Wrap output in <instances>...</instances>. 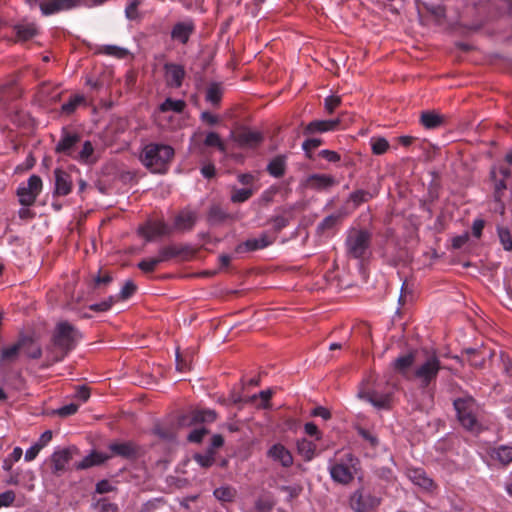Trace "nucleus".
<instances>
[{
  "label": "nucleus",
  "mask_w": 512,
  "mask_h": 512,
  "mask_svg": "<svg viewBox=\"0 0 512 512\" xmlns=\"http://www.w3.org/2000/svg\"><path fill=\"white\" fill-rule=\"evenodd\" d=\"M457 418L461 425L467 430H474L478 426L476 418L477 405L471 396L457 398L453 401Z\"/></svg>",
  "instance_id": "39448f33"
},
{
  "label": "nucleus",
  "mask_w": 512,
  "mask_h": 512,
  "mask_svg": "<svg viewBox=\"0 0 512 512\" xmlns=\"http://www.w3.org/2000/svg\"><path fill=\"white\" fill-rule=\"evenodd\" d=\"M276 240V237L269 238L267 233H262L258 239H248L245 242L237 245L235 251L237 253H243L248 251H255L258 249L265 248L272 243H274Z\"/></svg>",
  "instance_id": "6ab92c4d"
},
{
  "label": "nucleus",
  "mask_w": 512,
  "mask_h": 512,
  "mask_svg": "<svg viewBox=\"0 0 512 512\" xmlns=\"http://www.w3.org/2000/svg\"><path fill=\"white\" fill-rule=\"evenodd\" d=\"M99 52L103 53L105 55L114 56L117 58H124L128 55V51L126 49L115 46V45L103 46Z\"/></svg>",
  "instance_id": "864d4df0"
},
{
  "label": "nucleus",
  "mask_w": 512,
  "mask_h": 512,
  "mask_svg": "<svg viewBox=\"0 0 512 512\" xmlns=\"http://www.w3.org/2000/svg\"><path fill=\"white\" fill-rule=\"evenodd\" d=\"M154 434L166 441H175L176 434L173 428L157 425L153 430Z\"/></svg>",
  "instance_id": "de8ad7c7"
},
{
  "label": "nucleus",
  "mask_w": 512,
  "mask_h": 512,
  "mask_svg": "<svg viewBox=\"0 0 512 512\" xmlns=\"http://www.w3.org/2000/svg\"><path fill=\"white\" fill-rule=\"evenodd\" d=\"M83 100L84 99L82 96L75 95V96L71 97L68 102H66L62 105V107H61L62 113L67 114V115L72 114Z\"/></svg>",
  "instance_id": "6e6d98bb"
},
{
  "label": "nucleus",
  "mask_w": 512,
  "mask_h": 512,
  "mask_svg": "<svg viewBox=\"0 0 512 512\" xmlns=\"http://www.w3.org/2000/svg\"><path fill=\"white\" fill-rule=\"evenodd\" d=\"M137 290V285L132 280H127L119 293V300L130 298Z\"/></svg>",
  "instance_id": "052dcab7"
},
{
  "label": "nucleus",
  "mask_w": 512,
  "mask_h": 512,
  "mask_svg": "<svg viewBox=\"0 0 512 512\" xmlns=\"http://www.w3.org/2000/svg\"><path fill=\"white\" fill-rule=\"evenodd\" d=\"M340 124V119H332V120H314L311 121L304 128V135H312L315 133H323L327 131H332L337 128Z\"/></svg>",
  "instance_id": "b1692460"
},
{
  "label": "nucleus",
  "mask_w": 512,
  "mask_h": 512,
  "mask_svg": "<svg viewBox=\"0 0 512 512\" xmlns=\"http://www.w3.org/2000/svg\"><path fill=\"white\" fill-rule=\"evenodd\" d=\"M22 454V449L20 447H15L10 456L3 461V469L10 471L12 469L13 463L19 461L22 457Z\"/></svg>",
  "instance_id": "13d9d810"
},
{
  "label": "nucleus",
  "mask_w": 512,
  "mask_h": 512,
  "mask_svg": "<svg viewBox=\"0 0 512 512\" xmlns=\"http://www.w3.org/2000/svg\"><path fill=\"white\" fill-rule=\"evenodd\" d=\"M138 232L146 241H152L156 236L169 234V229L164 222H155L140 227Z\"/></svg>",
  "instance_id": "bb28decb"
},
{
  "label": "nucleus",
  "mask_w": 512,
  "mask_h": 512,
  "mask_svg": "<svg viewBox=\"0 0 512 512\" xmlns=\"http://www.w3.org/2000/svg\"><path fill=\"white\" fill-rule=\"evenodd\" d=\"M209 433V430L204 426L192 429L187 435V441L190 443H201L204 437Z\"/></svg>",
  "instance_id": "3c124183"
},
{
  "label": "nucleus",
  "mask_w": 512,
  "mask_h": 512,
  "mask_svg": "<svg viewBox=\"0 0 512 512\" xmlns=\"http://www.w3.org/2000/svg\"><path fill=\"white\" fill-rule=\"evenodd\" d=\"M415 360H416V350H412L409 353H407L405 355H401L398 358H396L392 363V367L395 372L402 375L403 377L408 378L409 371H410L411 367L413 366Z\"/></svg>",
  "instance_id": "5701e85b"
},
{
  "label": "nucleus",
  "mask_w": 512,
  "mask_h": 512,
  "mask_svg": "<svg viewBox=\"0 0 512 512\" xmlns=\"http://www.w3.org/2000/svg\"><path fill=\"white\" fill-rule=\"evenodd\" d=\"M115 302L116 299L113 296H110L108 299L100 303L90 305L89 309L95 312H105L108 311Z\"/></svg>",
  "instance_id": "0e129e2a"
},
{
  "label": "nucleus",
  "mask_w": 512,
  "mask_h": 512,
  "mask_svg": "<svg viewBox=\"0 0 512 512\" xmlns=\"http://www.w3.org/2000/svg\"><path fill=\"white\" fill-rule=\"evenodd\" d=\"M196 222L194 212L182 211L175 217V227L179 230H190Z\"/></svg>",
  "instance_id": "c9c22d12"
},
{
  "label": "nucleus",
  "mask_w": 512,
  "mask_h": 512,
  "mask_svg": "<svg viewBox=\"0 0 512 512\" xmlns=\"http://www.w3.org/2000/svg\"><path fill=\"white\" fill-rule=\"evenodd\" d=\"M321 144H322V139L309 138L303 142L302 148L305 151L307 157L309 159H311L312 158L311 151L318 148Z\"/></svg>",
  "instance_id": "e2e57ef3"
},
{
  "label": "nucleus",
  "mask_w": 512,
  "mask_h": 512,
  "mask_svg": "<svg viewBox=\"0 0 512 512\" xmlns=\"http://www.w3.org/2000/svg\"><path fill=\"white\" fill-rule=\"evenodd\" d=\"M112 281V276L108 272H102L100 269L98 274L93 276L92 282H93V288L96 289L100 287L101 285L107 286Z\"/></svg>",
  "instance_id": "bf43d9fd"
},
{
  "label": "nucleus",
  "mask_w": 512,
  "mask_h": 512,
  "mask_svg": "<svg viewBox=\"0 0 512 512\" xmlns=\"http://www.w3.org/2000/svg\"><path fill=\"white\" fill-rule=\"evenodd\" d=\"M389 147V142L383 137H379L372 141V152L375 155H382L386 153Z\"/></svg>",
  "instance_id": "4d7b16f0"
},
{
  "label": "nucleus",
  "mask_w": 512,
  "mask_h": 512,
  "mask_svg": "<svg viewBox=\"0 0 512 512\" xmlns=\"http://www.w3.org/2000/svg\"><path fill=\"white\" fill-rule=\"evenodd\" d=\"M279 214L272 216L269 223L273 225V231L279 233L282 229L286 228L292 219V209L279 208Z\"/></svg>",
  "instance_id": "cd10ccee"
},
{
  "label": "nucleus",
  "mask_w": 512,
  "mask_h": 512,
  "mask_svg": "<svg viewBox=\"0 0 512 512\" xmlns=\"http://www.w3.org/2000/svg\"><path fill=\"white\" fill-rule=\"evenodd\" d=\"M82 337L79 330L68 321H60L56 324L51 336V344L48 350L54 354L55 361L62 360Z\"/></svg>",
  "instance_id": "f257e3e1"
},
{
  "label": "nucleus",
  "mask_w": 512,
  "mask_h": 512,
  "mask_svg": "<svg viewBox=\"0 0 512 512\" xmlns=\"http://www.w3.org/2000/svg\"><path fill=\"white\" fill-rule=\"evenodd\" d=\"M55 190L54 194L57 196H66L72 190V180L69 173L62 169H55Z\"/></svg>",
  "instance_id": "412c9836"
},
{
  "label": "nucleus",
  "mask_w": 512,
  "mask_h": 512,
  "mask_svg": "<svg viewBox=\"0 0 512 512\" xmlns=\"http://www.w3.org/2000/svg\"><path fill=\"white\" fill-rule=\"evenodd\" d=\"M93 155L94 146L91 141L87 140L83 143L82 149L77 154H75L73 159L85 164H93L96 162V158H94Z\"/></svg>",
  "instance_id": "e433bc0d"
},
{
  "label": "nucleus",
  "mask_w": 512,
  "mask_h": 512,
  "mask_svg": "<svg viewBox=\"0 0 512 512\" xmlns=\"http://www.w3.org/2000/svg\"><path fill=\"white\" fill-rule=\"evenodd\" d=\"M316 445L307 439L297 442V451L305 461H310L315 455Z\"/></svg>",
  "instance_id": "ea45409f"
},
{
  "label": "nucleus",
  "mask_w": 512,
  "mask_h": 512,
  "mask_svg": "<svg viewBox=\"0 0 512 512\" xmlns=\"http://www.w3.org/2000/svg\"><path fill=\"white\" fill-rule=\"evenodd\" d=\"M81 141V136L77 132H72L64 127L61 131V138L56 144L54 151L56 154L65 155L74 158L76 147Z\"/></svg>",
  "instance_id": "9d476101"
},
{
  "label": "nucleus",
  "mask_w": 512,
  "mask_h": 512,
  "mask_svg": "<svg viewBox=\"0 0 512 512\" xmlns=\"http://www.w3.org/2000/svg\"><path fill=\"white\" fill-rule=\"evenodd\" d=\"M167 83L173 87L179 88L185 77V70L181 65L166 64Z\"/></svg>",
  "instance_id": "c756f323"
},
{
  "label": "nucleus",
  "mask_w": 512,
  "mask_h": 512,
  "mask_svg": "<svg viewBox=\"0 0 512 512\" xmlns=\"http://www.w3.org/2000/svg\"><path fill=\"white\" fill-rule=\"evenodd\" d=\"M494 454V457L504 465L512 462V447L501 446L495 450Z\"/></svg>",
  "instance_id": "09e8293b"
},
{
  "label": "nucleus",
  "mask_w": 512,
  "mask_h": 512,
  "mask_svg": "<svg viewBox=\"0 0 512 512\" xmlns=\"http://www.w3.org/2000/svg\"><path fill=\"white\" fill-rule=\"evenodd\" d=\"M195 31V25L193 21H184L176 23L171 30V38L174 41H178L181 44H187L190 36Z\"/></svg>",
  "instance_id": "aec40b11"
},
{
  "label": "nucleus",
  "mask_w": 512,
  "mask_h": 512,
  "mask_svg": "<svg viewBox=\"0 0 512 512\" xmlns=\"http://www.w3.org/2000/svg\"><path fill=\"white\" fill-rule=\"evenodd\" d=\"M18 97H20V90L14 81L0 87V106L2 108Z\"/></svg>",
  "instance_id": "7c9ffc66"
},
{
  "label": "nucleus",
  "mask_w": 512,
  "mask_h": 512,
  "mask_svg": "<svg viewBox=\"0 0 512 512\" xmlns=\"http://www.w3.org/2000/svg\"><path fill=\"white\" fill-rule=\"evenodd\" d=\"M214 496L223 502H232L236 496V490L229 486L219 487L214 490Z\"/></svg>",
  "instance_id": "a18cd8bd"
},
{
  "label": "nucleus",
  "mask_w": 512,
  "mask_h": 512,
  "mask_svg": "<svg viewBox=\"0 0 512 512\" xmlns=\"http://www.w3.org/2000/svg\"><path fill=\"white\" fill-rule=\"evenodd\" d=\"M409 477L416 485L426 490H430L434 486L433 480L420 469L412 470L409 474Z\"/></svg>",
  "instance_id": "4c0bfd02"
},
{
  "label": "nucleus",
  "mask_w": 512,
  "mask_h": 512,
  "mask_svg": "<svg viewBox=\"0 0 512 512\" xmlns=\"http://www.w3.org/2000/svg\"><path fill=\"white\" fill-rule=\"evenodd\" d=\"M463 354L467 355V360L469 361L471 366L475 368L483 367L486 358L492 356V353L486 351L484 348H467L463 351Z\"/></svg>",
  "instance_id": "c85d7f7f"
},
{
  "label": "nucleus",
  "mask_w": 512,
  "mask_h": 512,
  "mask_svg": "<svg viewBox=\"0 0 512 512\" xmlns=\"http://www.w3.org/2000/svg\"><path fill=\"white\" fill-rule=\"evenodd\" d=\"M223 95V89L221 83H211L206 91V101L210 102L214 106H219Z\"/></svg>",
  "instance_id": "58836bf2"
},
{
  "label": "nucleus",
  "mask_w": 512,
  "mask_h": 512,
  "mask_svg": "<svg viewBox=\"0 0 512 512\" xmlns=\"http://www.w3.org/2000/svg\"><path fill=\"white\" fill-rule=\"evenodd\" d=\"M286 160V155H277L268 163L267 172L275 178L283 177L286 173Z\"/></svg>",
  "instance_id": "473e14b6"
},
{
  "label": "nucleus",
  "mask_w": 512,
  "mask_h": 512,
  "mask_svg": "<svg viewBox=\"0 0 512 512\" xmlns=\"http://www.w3.org/2000/svg\"><path fill=\"white\" fill-rule=\"evenodd\" d=\"M217 413L210 409H195L183 416L181 423L187 426H196L198 424L212 423L216 420Z\"/></svg>",
  "instance_id": "dca6fc26"
},
{
  "label": "nucleus",
  "mask_w": 512,
  "mask_h": 512,
  "mask_svg": "<svg viewBox=\"0 0 512 512\" xmlns=\"http://www.w3.org/2000/svg\"><path fill=\"white\" fill-rule=\"evenodd\" d=\"M19 340H25V345L21 347L25 355L30 359H39L42 356L41 346L29 335H20Z\"/></svg>",
  "instance_id": "2f4dec72"
},
{
  "label": "nucleus",
  "mask_w": 512,
  "mask_h": 512,
  "mask_svg": "<svg viewBox=\"0 0 512 512\" xmlns=\"http://www.w3.org/2000/svg\"><path fill=\"white\" fill-rule=\"evenodd\" d=\"M190 356L182 354L177 350L176 352V369L180 372L190 370Z\"/></svg>",
  "instance_id": "680f3d73"
},
{
  "label": "nucleus",
  "mask_w": 512,
  "mask_h": 512,
  "mask_svg": "<svg viewBox=\"0 0 512 512\" xmlns=\"http://www.w3.org/2000/svg\"><path fill=\"white\" fill-rule=\"evenodd\" d=\"M372 234L364 229H351L346 238L347 253L349 256L360 259L369 250Z\"/></svg>",
  "instance_id": "20e7f679"
},
{
  "label": "nucleus",
  "mask_w": 512,
  "mask_h": 512,
  "mask_svg": "<svg viewBox=\"0 0 512 512\" xmlns=\"http://www.w3.org/2000/svg\"><path fill=\"white\" fill-rule=\"evenodd\" d=\"M160 262L157 257L149 258V259H143L138 264L137 267L144 273H152L155 271L157 265H159Z\"/></svg>",
  "instance_id": "5fc2aeb1"
},
{
  "label": "nucleus",
  "mask_w": 512,
  "mask_h": 512,
  "mask_svg": "<svg viewBox=\"0 0 512 512\" xmlns=\"http://www.w3.org/2000/svg\"><path fill=\"white\" fill-rule=\"evenodd\" d=\"M185 107H186L185 101L167 98L160 105L159 109L161 112L174 111L176 113H182L184 111Z\"/></svg>",
  "instance_id": "c03bdc74"
},
{
  "label": "nucleus",
  "mask_w": 512,
  "mask_h": 512,
  "mask_svg": "<svg viewBox=\"0 0 512 512\" xmlns=\"http://www.w3.org/2000/svg\"><path fill=\"white\" fill-rule=\"evenodd\" d=\"M200 136V133H194L193 136L191 137L189 150L192 153L202 155L204 153V146L217 148L220 152H226V144L223 142L218 133L213 131L207 133L202 143H200L199 141Z\"/></svg>",
  "instance_id": "0eeeda50"
},
{
  "label": "nucleus",
  "mask_w": 512,
  "mask_h": 512,
  "mask_svg": "<svg viewBox=\"0 0 512 512\" xmlns=\"http://www.w3.org/2000/svg\"><path fill=\"white\" fill-rule=\"evenodd\" d=\"M95 507L100 512H118L117 504L109 502L106 498L100 499Z\"/></svg>",
  "instance_id": "338daca9"
},
{
  "label": "nucleus",
  "mask_w": 512,
  "mask_h": 512,
  "mask_svg": "<svg viewBox=\"0 0 512 512\" xmlns=\"http://www.w3.org/2000/svg\"><path fill=\"white\" fill-rule=\"evenodd\" d=\"M497 233L505 251H512V236L507 227L498 226Z\"/></svg>",
  "instance_id": "49530a36"
},
{
  "label": "nucleus",
  "mask_w": 512,
  "mask_h": 512,
  "mask_svg": "<svg viewBox=\"0 0 512 512\" xmlns=\"http://www.w3.org/2000/svg\"><path fill=\"white\" fill-rule=\"evenodd\" d=\"M75 451H77L75 447H69L55 451L52 454L51 461L54 474L59 475L60 472L64 471L65 465L72 459L73 452Z\"/></svg>",
  "instance_id": "4be33fe9"
},
{
  "label": "nucleus",
  "mask_w": 512,
  "mask_h": 512,
  "mask_svg": "<svg viewBox=\"0 0 512 512\" xmlns=\"http://www.w3.org/2000/svg\"><path fill=\"white\" fill-rule=\"evenodd\" d=\"M441 369V361L437 354L425 351V359L416 366L413 377L419 381L421 389H426L436 382Z\"/></svg>",
  "instance_id": "7ed1b4c3"
},
{
  "label": "nucleus",
  "mask_w": 512,
  "mask_h": 512,
  "mask_svg": "<svg viewBox=\"0 0 512 512\" xmlns=\"http://www.w3.org/2000/svg\"><path fill=\"white\" fill-rule=\"evenodd\" d=\"M341 104V97L340 96H329L325 99V109L329 114H332L336 108H338Z\"/></svg>",
  "instance_id": "774afa93"
},
{
  "label": "nucleus",
  "mask_w": 512,
  "mask_h": 512,
  "mask_svg": "<svg viewBox=\"0 0 512 512\" xmlns=\"http://www.w3.org/2000/svg\"><path fill=\"white\" fill-rule=\"evenodd\" d=\"M42 190V180L38 175H31L28 179L26 187H19L17 189V196L19 197V203L22 206H32L37 196Z\"/></svg>",
  "instance_id": "6e6552de"
},
{
  "label": "nucleus",
  "mask_w": 512,
  "mask_h": 512,
  "mask_svg": "<svg viewBox=\"0 0 512 512\" xmlns=\"http://www.w3.org/2000/svg\"><path fill=\"white\" fill-rule=\"evenodd\" d=\"M358 397L370 402L378 409H390L392 403L391 393H379L375 390H360Z\"/></svg>",
  "instance_id": "f3484780"
},
{
  "label": "nucleus",
  "mask_w": 512,
  "mask_h": 512,
  "mask_svg": "<svg viewBox=\"0 0 512 512\" xmlns=\"http://www.w3.org/2000/svg\"><path fill=\"white\" fill-rule=\"evenodd\" d=\"M227 219H233V217L226 213L220 206L213 205L208 213V221L211 224H219Z\"/></svg>",
  "instance_id": "79ce46f5"
},
{
  "label": "nucleus",
  "mask_w": 512,
  "mask_h": 512,
  "mask_svg": "<svg viewBox=\"0 0 512 512\" xmlns=\"http://www.w3.org/2000/svg\"><path fill=\"white\" fill-rule=\"evenodd\" d=\"M194 460L203 468L211 467L215 462V454L207 450L206 453H197L194 455Z\"/></svg>",
  "instance_id": "8fccbe9b"
},
{
  "label": "nucleus",
  "mask_w": 512,
  "mask_h": 512,
  "mask_svg": "<svg viewBox=\"0 0 512 512\" xmlns=\"http://www.w3.org/2000/svg\"><path fill=\"white\" fill-rule=\"evenodd\" d=\"M14 29L17 38L21 41H27L37 34V28L34 24L16 25Z\"/></svg>",
  "instance_id": "37998d69"
},
{
  "label": "nucleus",
  "mask_w": 512,
  "mask_h": 512,
  "mask_svg": "<svg viewBox=\"0 0 512 512\" xmlns=\"http://www.w3.org/2000/svg\"><path fill=\"white\" fill-rule=\"evenodd\" d=\"M420 123L426 129H435L442 126L445 123V118L433 111H425L420 115Z\"/></svg>",
  "instance_id": "f704fd0d"
},
{
  "label": "nucleus",
  "mask_w": 512,
  "mask_h": 512,
  "mask_svg": "<svg viewBox=\"0 0 512 512\" xmlns=\"http://www.w3.org/2000/svg\"><path fill=\"white\" fill-rule=\"evenodd\" d=\"M253 195V190L250 188L234 189L231 195L233 203H242L247 201Z\"/></svg>",
  "instance_id": "603ef678"
},
{
  "label": "nucleus",
  "mask_w": 512,
  "mask_h": 512,
  "mask_svg": "<svg viewBox=\"0 0 512 512\" xmlns=\"http://www.w3.org/2000/svg\"><path fill=\"white\" fill-rule=\"evenodd\" d=\"M23 345H25V340L18 339L17 342L14 343L13 345L1 349L0 370L14 364L18 360L20 356L21 347Z\"/></svg>",
  "instance_id": "a211bd4d"
},
{
  "label": "nucleus",
  "mask_w": 512,
  "mask_h": 512,
  "mask_svg": "<svg viewBox=\"0 0 512 512\" xmlns=\"http://www.w3.org/2000/svg\"><path fill=\"white\" fill-rule=\"evenodd\" d=\"M268 456L275 461H279L285 468L292 466L293 456L291 452L282 444H274L268 450Z\"/></svg>",
  "instance_id": "a878e982"
},
{
  "label": "nucleus",
  "mask_w": 512,
  "mask_h": 512,
  "mask_svg": "<svg viewBox=\"0 0 512 512\" xmlns=\"http://www.w3.org/2000/svg\"><path fill=\"white\" fill-rule=\"evenodd\" d=\"M109 450L113 456H119L127 460H136L144 454L142 447L133 441L111 443Z\"/></svg>",
  "instance_id": "f8f14e48"
},
{
  "label": "nucleus",
  "mask_w": 512,
  "mask_h": 512,
  "mask_svg": "<svg viewBox=\"0 0 512 512\" xmlns=\"http://www.w3.org/2000/svg\"><path fill=\"white\" fill-rule=\"evenodd\" d=\"M275 503L270 498H258L255 502V508L258 512H270Z\"/></svg>",
  "instance_id": "69168bd1"
},
{
  "label": "nucleus",
  "mask_w": 512,
  "mask_h": 512,
  "mask_svg": "<svg viewBox=\"0 0 512 512\" xmlns=\"http://www.w3.org/2000/svg\"><path fill=\"white\" fill-rule=\"evenodd\" d=\"M335 184V178L327 174H312L306 179V186L313 190H326Z\"/></svg>",
  "instance_id": "393cba45"
},
{
  "label": "nucleus",
  "mask_w": 512,
  "mask_h": 512,
  "mask_svg": "<svg viewBox=\"0 0 512 512\" xmlns=\"http://www.w3.org/2000/svg\"><path fill=\"white\" fill-rule=\"evenodd\" d=\"M381 503V498L374 495L369 489L361 487L350 496L349 504L355 512H371Z\"/></svg>",
  "instance_id": "423d86ee"
},
{
  "label": "nucleus",
  "mask_w": 512,
  "mask_h": 512,
  "mask_svg": "<svg viewBox=\"0 0 512 512\" xmlns=\"http://www.w3.org/2000/svg\"><path fill=\"white\" fill-rule=\"evenodd\" d=\"M512 175L511 168L504 165L493 166L489 173L490 181L494 187V200L501 202L504 191L507 189L506 180Z\"/></svg>",
  "instance_id": "1a4fd4ad"
},
{
  "label": "nucleus",
  "mask_w": 512,
  "mask_h": 512,
  "mask_svg": "<svg viewBox=\"0 0 512 512\" xmlns=\"http://www.w3.org/2000/svg\"><path fill=\"white\" fill-rule=\"evenodd\" d=\"M345 457L350 465L336 463L330 467V475L335 482L347 485L354 479V472L351 468L355 466L354 462H358V459L351 453L346 454Z\"/></svg>",
  "instance_id": "9b49d317"
},
{
  "label": "nucleus",
  "mask_w": 512,
  "mask_h": 512,
  "mask_svg": "<svg viewBox=\"0 0 512 512\" xmlns=\"http://www.w3.org/2000/svg\"><path fill=\"white\" fill-rule=\"evenodd\" d=\"M193 255L194 252L189 246L181 244H171L160 248L157 258L160 263H163L177 257H180L183 260H187L193 257Z\"/></svg>",
  "instance_id": "ddd939ff"
},
{
  "label": "nucleus",
  "mask_w": 512,
  "mask_h": 512,
  "mask_svg": "<svg viewBox=\"0 0 512 512\" xmlns=\"http://www.w3.org/2000/svg\"><path fill=\"white\" fill-rule=\"evenodd\" d=\"M109 458H110V456H108V455H105V454L97 452V451H92L89 455L84 457V459L82 461L77 463L75 467L77 470L88 469L90 467L97 466V465L104 463Z\"/></svg>",
  "instance_id": "72a5a7b5"
},
{
  "label": "nucleus",
  "mask_w": 512,
  "mask_h": 512,
  "mask_svg": "<svg viewBox=\"0 0 512 512\" xmlns=\"http://www.w3.org/2000/svg\"><path fill=\"white\" fill-rule=\"evenodd\" d=\"M174 156V149L169 145L151 143L142 151L141 160L152 172L162 173Z\"/></svg>",
  "instance_id": "f03ea898"
},
{
  "label": "nucleus",
  "mask_w": 512,
  "mask_h": 512,
  "mask_svg": "<svg viewBox=\"0 0 512 512\" xmlns=\"http://www.w3.org/2000/svg\"><path fill=\"white\" fill-rule=\"evenodd\" d=\"M82 0H45L39 3L43 15L49 16L80 6Z\"/></svg>",
  "instance_id": "2eb2a0df"
},
{
  "label": "nucleus",
  "mask_w": 512,
  "mask_h": 512,
  "mask_svg": "<svg viewBox=\"0 0 512 512\" xmlns=\"http://www.w3.org/2000/svg\"><path fill=\"white\" fill-rule=\"evenodd\" d=\"M234 141L243 148H257L264 140V136L259 131H252L249 128L242 127L233 134Z\"/></svg>",
  "instance_id": "4468645a"
},
{
  "label": "nucleus",
  "mask_w": 512,
  "mask_h": 512,
  "mask_svg": "<svg viewBox=\"0 0 512 512\" xmlns=\"http://www.w3.org/2000/svg\"><path fill=\"white\" fill-rule=\"evenodd\" d=\"M376 194H377L376 190L371 192L369 190L358 189L349 195V200L351 202H353V204L357 207V206L361 205L362 203H365V202H368L369 200H371Z\"/></svg>",
  "instance_id": "a19ab883"
}]
</instances>
